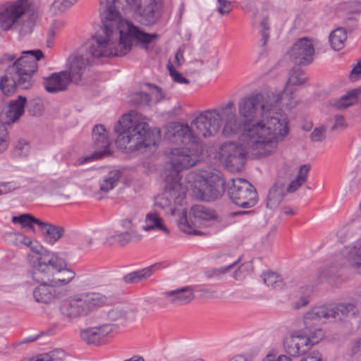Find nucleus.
I'll return each mask as SVG.
<instances>
[{
  "label": "nucleus",
  "mask_w": 361,
  "mask_h": 361,
  "mask_svg": "<svg viewBox=\"0 0 361 361\" xmlns=\"http://www.w3.org/2000/svg\"><path fill=\"white\" fill-rule=\"evenodd\" d=\"M237 106L245 123L243 137L247 139L248 152L255 157L271 154L288 133L286 121L279 118V100L251 93L240 98Z\"/></svg>",
  "instance_id": "1"
},
{
  "label": "nucleus",
  "mask_w": 361,
  "mask_h": 361,
  "mask_svg": "<svg viewBox=\"0 0 361 361\" xmlns=\"http://www.w3.org/2000/svg\"><path fill=\"white\" fill-rule=\"evenodd\" d=\"M103 26L101 32L89 38L80 49L92 61L109 56H121L128 54L135 44L147 49L156 40L157 34H148L133 23L119 21L111 8L100 11Z\"/></svg>",
  "instance_id": "2"
},
{
  "label": "nucleus",
  "mask_w": 361,
  "mask_h": 361,
  "mask_svg": "<svg viewBox=\"0 0 361 361\" xmlns=\"http://www.w3.org/2000/svg\"><path fill=\"white\" fill-rule=\"evenodd\" d=\"M22 53L25 55L18 59L8 53L0 58V65L5 67V74L0 78V90L6 96L14 94L17 86L27 90L33 85V75L38 70L37 61L44 57L40 49Z\"/></svg>",
  "instance_id": "3"
},
{
  "label": "nucleus",
  "mask_w": 361,
  "mask_h": 361,
  "mask_svg": "<svg viewBox=\"0 0 361 361\" xmlns=\"http://www.w3.org/2000/svg\"><path fill=\"white\" fill-rule=\"evenodd\" d=\"M116 144L126 152L155 145L158 136L151 130L145 117L135 111L123 115L114 127Z\"/></svg>",
  "instance_id": "4"
},
{
  "label": "nucleus",
  "mask_w": 361,
  "mask_h": 361,
  "mask_svg": "<svg viewBox=\"0 0 361 361\" xmlns=\"http://www.w3.org/2000/svg\"><path fill=\"white\" fill-rule=\"evenodd\" d=\"M185 182L190 188L192 195L197 200L211 201L224 193L225 181L219 171H190Z\"/></svg>",
  "instance_id": "5"
},
{
  "label": "nucleus",
  "mask_w": 361,
  "mask_h": 361,
  "mask_svg": "<svg viewBox=\"0 0 361 361\" xmlns=\"http://www.w3.org/2000/svg\"><path fill=\"white\" fill-rule=\"evenodd\" d=\"M106 296L99 292H80L75 293L60 305L61 314L72 320L86 317L105 304Z\"/></svg>",
  "instance_id": "6"
},
{
  "label": "nucleus",
  "mask_w": 361,
  "mask_h": 361,
  "mask_svg": "<svg viewBox=\"0 0 361 361\" xmlns=\"http://www.w3.org/2000/svg\"><path fill=\"white\" fill-rule=\"evenodd\" d=\"M357 312L356 307L352 303H340L334 307L325 306L315 307L304 315L307 326L318 325L326 321L345 322L350 317H354Z\"/></svg>",
  "instance_id": "7"
},
{
  "label": "nucleus",
  "mask_w": 361,
  "mask_h": 361,
  "mask_svg": "<svg viewBox=\"0 0 361 361\" xmlns=\"http://www.w3.org/2000/svg\"><path fill=\"white\" fill-rule=\"evenodd\" d=\"M218 108L201 112L189 125L195 137V145H202L201 139L212 137L219 131Z\"/></svg>",
  "instance_id": "8"
},
{
  "label": "nucleus",
  "mask_w": 361,
  "mask_h": 361,
  "mask_svg": "<svg viewBox=\"0 0 361 361\" xmlns=\"http://www.w3.org/2000/svg\"><path fill=\"white\" fill-rule=\"evenodd\" d=\"M189 219L190 221L186 212L183 211L178 222L180 229L188 234L202 235V232L197 227L201 225L207 226L211 221L216 220L217 216L214 210L197 204L191 207Z\"/></svg>",
  "instance_id": "9"
},
{
  "label": "nucleus",
  "mask_w": 361,
  "mask_h": 361,
  "mask_svg": "<svg viewBox=\"0 0 361 361\" xmlns=\"http://www.w3.org/2000/svg\"><path fill=\"white\" fill-rule=\"evenodd\" d=\"M30 0H13L0 5V29L8 31L32 11Z\"/></svg>",
  "instance_id": "10"
},
{
  "label": "nucleus",
  "mask_w": 361,
  "mask_h": 361,
  "mask_svg": "<svg viewBox=\"0 0 361 361\" xmlns=\"http://www.w3.org/2000/svg\"><path fill=\"white\" fill-rule=\"evenodd\" d=\"M219 129L222 127V135L227 137L243 133L245 123L236 114V108L233 101H229L218 107Z\"/></svg>",
  "instance_id": "11"
},
{
  "label": "nucleus",
  "mask_w": 361,
  "mask_h": 361,
  "mask_svg": "<svg viewBox=\"0 0 361 361\" xmlns=\"http://www.w3.org/2000/svg\"><path fill=\"white\" fill-rule=\"evenodd\" d=\"M202 153V145H188L181 148H173L167 153L171 167L177 171L187 169L196 164Z\"/></svg>",
  "instance_id": "12"
},
{
  "label": "nucleus",
  "mask_w": 361,
  "mask_h": 361,
  "mask_svg": "<svg viewBox=\"0 0 361 361\" xmlns=\"http://www.w3.org/2000/svg\"><path fill=\"white\" fill-rule=\"evenodd\" d=\"M246 142V148L233 142H226L221 145L219 148V157L224 161L225 166L231 172L240 171L245 164L246 154L253 156L248 152L247 139L244 137ZM254 158H255L254 157Z\"/></svg>",
  "instance_id": "13"
},
{
  "label": "nucleus",
  "mask_w": 361,
  "mask_h": 361,
  "mask_svg": "<svg viewBox=\"0 0 361 361\" xmlns=\"http://www.w3.org/2000/svg\"><path fill=\"white\" fill-rule=\"evenodd\" d=\"M231 182L228 195L235 205L250 208L257 203V191L250 183L243 178H233Z\"/></svg>",
  "instance_id": "14"
},
{
  "label": "nucleus",
  "mask_w": 361,
  "mask_h": 361,
  "mask_svg": "<svg viewBox=\"0 0 361 361\" xmlns=\"http://www.w3.org/2000/svg\"><path fill=\"white\" fill-rule=\"evenodd\" d=\"M59 257L44 253L32 261L30 277L34 283H51Z\"/></svg>",
  "instance_id": "15"
},
{
  "label": "nucleus",
  "mask_w": 361,
  "mask_h": 361,
  "mask_svg": "<svg viewBox=\"0 0 361 361\" xmlns=\"http://www.w3.org/2000/svg\"><path fill=\"white\" fill-rule=\"evenodd\" d=\"M293 176L292 171L281 172L276 182L269 191L267 207L270 209H276L284 200L286 196L293 192Z\"/></svg>",
  "instance_id": "16"
},
{
  "label": "nucleus",
  "mask_w": 361,
  "mask_h": 361,
  "mask_svg": "<svg viewBox=\"0 0 361 361\" xmlns=\"http://www.w3.org/2000/svg\"><path fill=\"white\" fill-rule=\"evenodd\" d=\"M133 227L134 224L132 220L124 219L105 231V234L110 235L106 238L105 241L110 242L111 240H115L121 245H125L131 240L142 239V235L137 233Z\"/></svg>",
  "instance_id": "17"
},
{
  "label": "nucleus",
  "mask_w": 361,
  "mask_h": 361,
  "mask_svg": "<svg viewBox=\"0 0 361 361\" xmlns=\"http://www.w3.org/2000/svg\"><path fill=\"white\" fill-rule=\"evenodd\" d=\"M164 137L169 142L185 146L195 145V137L188 123L171 122L164 127Z\"/></svg>",
  "instance_id": "18"
},
{
  "label": "nucleus",
  "mask_w": 361,
  "mask_h": 361,
  "mask_svg": "<svg viewBox=\"0 0 361 361\" xmlns=\"http://www.w3.org/2000/svg\"><path fill=\"white\" fill-rule=\"evenodd\" d=\"M92 60L80 48L68 58V74L73 82H80L85 78Z\"/></svg>",
  "instance_id": "19"
},
{
  "label": "nucleus",
  "mask_w": 361,
  "mask_h": 361,
  "mask_svg": "<svg viewBox=\"0 0 361 361\" xmlns=\"http://www.w3.org/2000/svg\"><path fill=\"white\" fill-rule=\"evenodd\" d=\"M305 320V319L303 318ZM306 331L303 334H298L295 335V356H300L307 351H309L311 347L317 343L322 338L323 333L322 329L317 328L312 330L314 326L317 325H312L311 326H307Z\"/></svg>",
  "instance_id": "20"
},
{
  "label": "nucleus",
  "mask_w": 361,
  "mask_h": 361,
  "mask_svg": "<svg viewBox=\"0 0 361 361\" xmlns=\"http://www.w3.org/2000/svg\"><path fill=\"white\" fill-rule=\"evenodd\" d=\"M92 137L94 140V152L92 156L83 158L80 163L92 159H99L111 154L109 149L110 142L106 134V129L103 125H97L92 129Z\"/></svg>",
  "instance_id": "21"
},
{
  "label": "nucleus",
  "mask_w": 361,
  "mask_h": 361,
  "mask_svg": "<svg viewBox=\"0 0 361 361\" xmlns=\"http://www.w3.org/2000/svg\"><path fill=\"white\" fill-rule=\"evenodd\" d=\"M37 283L38 286L34 288L32 295L34 300L37 303L50 304L65 295L66 293L63 288L51 283Z\"/></svg>",
  "instance_id": "22"
},
{
  "label": "nucleus",
  "mask_w": 361,
  "mask_h": 361,
  "mask_svg": "<svg viewBox=\"0 0 361 361\" xmlns=\"http://www.w3.org/2000/svg\"><path fill=\"white\" fill-rule=\"evenodd\" d=\"M314 47L311 39L300 38L295 42V66H305L313 62Z\"/></svg>",
  "instance_id": "23"
},
{
  "label": "nucleus",
  "mask_w": 361,
  "mask_h": 361,
  "mask_svg": "<svg viewBox=\"0 0 361 361\" xmlns=\"http://www.w3.org/2000/svg\"><path fill=\"white\" fill-rule=\"evenodd\" d=\"M26 102V98L23 96H19L17 99L11 101L1 112L0 121L6 125L17 121L25 111Z\"/></svg>",
  "instance_id": "24"
},
{
  "label": "nucleus",
  "mask_w": 361,
  "mask_h": 361,
  "mask_svg": "<svg viewBox=\"0 0 361 361\" xmlns=\"http://www.w3.org/2000/svg\"><path fill=\"white\" fill-rule=\"evenodd\" d=\"M73 80L68 71H63L51 74L44 80V87L49 93H56L67 90L68 86Z\"/></svg>",
  "instance_id": "25"
},
{
  "label": "nucleus",
  "mask_w": 361,
  "mask_h": 361,
  "mask_svg": "<svg viewBox=\"0 0 361 361\" xmlns=\"http://www.w3.org/2000/svg\"><path fill=\"white\" fill-rule=\"evenodd\" d=\"M166 181L167 185L165 192L170 194V197L173 200L175 205H178V207L182 206L185 201L186 190H190V188L185 181V185H183V183L181 181L178 174H176L170 178H168Z\"/></svg>",
  "instance_id": "26"
},
{
  "label": "nucleus",
  "mask_w": 361,
  "mask_h": 361,
  "mask_svg": "<svg viewBox=\"0 0 361 361\" xmlns=\"http://www.w3.org/2000/svg\"><path fill=\"white\" fill-rule=\"evenodd\" d=\"M161 6L160 0H142L135 12L142 18L146 25H154L161 16Z\"/></svg>",
  "instance_id": "27"
},
{
  "label": "nucleus",
  "mask_w": 361,
  "mask_h": 361,
  "mask_svg": "<svg viewBox=\"0 0 361 361\" xmlns=\"http://www.w3.org/2000/svg\"><path fill=\"white\" fill-rule=\"evenodd\" d=\"M142 4V0H113L112 4H107L102 11H109L110 8L116 13L117 18L119 21L126 22L131 23L126 19H123L118 10H121L125 14L130 13L131 12L136 11L138 6Z\"/></svg>",
  "instance_id": "28"
},
{
  "label": "nucleus",
  "mask_w": 361,
  "mask_h": 361,
  "mask_svg": "<svg viewBox=\"0 0 361 361\" xmlns=\"http://www.w3.org/2000/svg\"><path fill=\"white\" fill-rule=\"evenodd\" d=\"M75 276V273L71 269H68L65 261L59 257L51 283L62 288L63 286L69 284Z\"/></svg>",
  "instance_id": "29"
},
{
  "label": "nucleus",
  "mask_w": 361,
  "mask_h": 361,
  "mask_svg": "<svg viewBox=\"0 0 361 361\" xmlns=\"http://www.w3.org/2000/svg\"><path fill=\"white\" fill-rule=\"evenodd\" d=\"M112 331L110 325L104 324L99 326L87 328L81 331L82 339L88 344L97 345Z\"/></svg>",
  "instance_id": "30"
},
{
  "label": "nucleus",
  "mask_w": 361,
  "mask_h": 361,
  "mask_svg": "<svg viewBox=\"0 0 361 361\" xmlns=\"http://www.w3.org/2000/svg\"><path fill=\"white\" fill-rule=\"evenodd\" d=\"M164 298L171 304L176 305L190 302L195 298L194 290L190 286L177 288L164 293Z\"/></svg>",
  "instance_id": "31"
},
{
  "label": "nucleus",
  "mask_w": 361,
  "mask_h": 361,
  "mask_svg": "<svg viewBox=\"0 0 361 361\" xmlns=\"http://www.w3.org/2000/svg\"><path fill=\"white\" fill-rule=\"evenodd\" d=\"M142 230L146 232L159 230L163 232L164 236L170 234V231L165 226L163 219L156 212H149L145 215Z\"/></svg>",
  "instance_id": "32"
},
{
  "label": "nucleus",
  "mask_w": 361,
  "mask_h": 361,
  "mask_svg": "<svg viewBox=\"0 0 361 361\" xmlns=\"http://www.w3.org/2000/svg\"><path fill=\"white\" fill-rule=\"evenodd\" d=\"M121 173L118 170L109 171L99 183V190L97 194L99 198H102L103 195L107 194L117 185L121 179Z\"/></svg>",
  "instance_id": "33"
},
{
  "label": "nucleus",
  "mask_w": 361,
  "mask_h": 361,
  "mask_svg": "<svg viewBox=\"0 0 361 361\" xmlns=\"http://www.w3.org/2000/svg\"><path fill=\"white\" fill-rule=\"evenodd\" d=\"M361 99V87L353 90L338 99H334L331 104L335 109H345Z\"/></svg>",
  "instance_id": "34"
},
{
  "label": "nucleus",
  "mask_w": 361,
  "mask_h": 361,
  "mask_svg": "<svg viewBox=\"0 0 361 361\" xmlns=\"http://www.w3.org/2000/svg\"><path fill=\"white\" fill-rule=\"evenodd\" d=\"M154 205L164 210L166 214L175 216L178 211V206L175 205L173 200L165 190L154 199Z\"/></svg>",
  "instance_id": "35"
},
{
  "label": "nucleus",
  "mask_w": 361,
  "mask_h": 361,
  "mask_svg": "<svg viewBox=\"0 0 361 361\" xmlns=\"http://www.w3.org/2000/svg\"><path fill=\"white\" fill-rule=\"evenodd\" d=\"M37 226L44 235L54 242L60 239L64 233L63 228L51 225L41 220L37 222Z\"/></svg>",
  "instance_id": "36"
},
{
  "label": "nucleus",
  "mask_w": 361,
  "mask_h": 361,
  "mask_svg": "<svg viewBox=\"0 0 361 361\" xmlns=\"http://www.w3.org/2000/svg\"><path fill=\"white\" fill-rule=\"evenodd\" d=\"M348 262L349 265L361 275V239L348 252Z\"/></svg>",
  "instance_id": "37"
},
{
  "label": "nucleus",
  "mask_w": 361,
  "mask_h": 361,
  "mask_svg": "<svg viewBox=\"0 0 361 361\" xmlns=\"http://www.w3.org/2000/svg\"><path fill=\"white\" fill-rule=\"evenodd\" d=\"M347 39V32L343 27H338L333 30L329 37V43L331 48L334 50H341Z\"/></svg>",
  "instance_id": "38"
},
{
  "label": "nucleus",
  "mask_w": 361,
  "mask_h": 361,
  "mask_svg": "<svg viewBox=\"0 0 361 361\" xmlns=\"http://www.w3.org/2000/svg\"><path fill=\"white\" fill-rule=\"evenodd\" d=\"M310 169V164H302L298 167L295 176V192L306 183Z\"/></svg>",
  "instance_id": "39"
},
{
  "label": "nucleus",
  "mask_w": 361,
  "mask_h": 361,
  "mask_svg": "<svg viewBox=\"0 0 361 361\" xmlns=\"http://www.w3.org/2000/svg\"><path fill=\"white\" fill-rule=\"evenodd\" d=\"M152 275V271L149 268H145L141 270L129 273L124 276V281L128 283H136L147 279Z\"/></svg>",
  "instance_id": "40"
},
{
  "label": "nucleus",
  "mask_w": 361,
  "mask_h": 361,
  "mask_svg": "<svg viewBox=\"0 0 361 361\" xmlns=\"http://www.w3.org/2000/svg\"><path fill=\"white\" fill-rule=\"evenodd\" d=\"M35 25V19L34 16H28L27 15L22 19L18 25L14 26L19 33L22 35H25L31 33L33 31Z\"/></svg>",
  "instance_id": "41"
},
{
  "label": "nucleus",
  "mask_w": 361,
  "mask_h": 361,
  "mask_svg": "<svg viewBox=\"0 0 361 361\" xmlns=\"http://www.w3.org/2000/svg\"><path fill=\"white\" fill-rule=\"evenodd\" d=\"M262 279L264 284L273 288H281L283 286V279L276 273L265 272L262 274Z\"/></svg>",
  "instance_id": "42"
},
{
  "label": "nucleus",
  "mask_w": 361,
  "mask_h": 361,
  "mask_svg": "<svg viewBox=\"0 0 361 361\" xmlns=\"http://www.w3.org/2000/svg\"><path fill=\"white\" fill-rule=\"evenodd\" d=\"M79 0H53L49 6L50 11L54 14L61 13L73 6Z\"/></svg>",
  "instance_id": "43"
},
{
  "label": "nucleus",
  "mask_w": 361,
  "mask_h": 361,
  "mask_svg": "<svg viewBox=\"0 0 361 361\" xmlns=\"http://www.w3.org/2000/svg\"><path fill=\"white\" fill-rule=\"evenodd\" d=\"M311 292L309 286L302 287L298 290L296 297L298 300L295 302V309H300L309 304Z\"/></svg>",
  "instance_id": "44"
},
{
  "label": "nucleus",
  "mask_w": 361,
  "mask_h": 361,
  "mask_svg": "<svg viewBox=\"0 0 361 361\" xmlns=\"http://www.w3.org/2000/svg\"><path fill=\"white\" fill-rule=\"evenodd\" d=\"M40 219L34 217L28 214H23L18 216H13L12 222L15 224H19L23 228L32 227V224L37 225V222H39Z\"/></svg>",
  "instance_id": "45"
},
{
  "label": "nucleus",
  "mask_w": 361,
  "mask_h": 361,
  "mask_svg": "<svg viewBox=\"0 0 361 361\" xmlns=\"http://www.w3.org/2000/svg\"><path fill=\"white\" fill-rule=\"evenodd\" d=\"M151 98L143 92L133 93L130 95V102L134 105L145 106L150 104Z\"/></svg>",
  "instance_id": "46"
},
{
  "label": "nucleus",
  "mask_w": 361,
  "mask_h": 361,
  "mask_svg": "<svg viewBox=\"0 0 361 361\" xmlns=\"http://www.w3.org/2000/svg\"><path fill=\"white\" fill-rule=\"evenodd\" d=\"M327 127L322 125L314 128L310 135V139L313 142H322L325 140L326 137Z\"/></svg>",
  "instance_id": "47"
},
{
  "label": "nucleus",
  "mask_w": 361,
  "mask_h": 361,
  "mask_svg": "<svg viewBox=\"0 0 361 361\" xmlns=\"http://www.w3.org/2000/svg\"><path fill=\"white\" fill-rule=\"evenodd\" d=\"M127 312L122 307H117L110 310L107 312V318L111 322H116L125 319Z\"/></svg>",
  "instance_id": "48"
},
{
  "label": "nucleus",
  "mask_w": 361,
  "mask_h": 361,
  "mask_svg": "<svg viewBox=\"0 0 361 361\" xmlns=\"http://www.w3.org/2000/svg\"><path fill=\"white\" fill-rule=\"evenodd\" d=\"M5 125L0 121V152L6 151L10 142L8 133Z\"/></svg>",
  "instance_id": "49"
},
{
  "label": "nucleus",
  "mask_w": 361,
  "mask_h": 361,
  "mask_svg": "<svg viewBox=\"0 0 361 361\" xmlns=\"http://www.w3.org/2000/svg\"><path fill=\"white\" fill-rule=\"evenodd\" d=\"M167 68L171 77L172 78L173 80L175 82L185 85L189 84V80L186 78H185L180 73L174 70L171 64L169 63L167 65Z\"/></svg>",
  "instance_id": "50"
},
{
  "label": "nucleus",
  "mask_w": 361,
  "mask_h": 361,
  "mask_svg": "<svg viewBox=\"0 0 361 361\" xmlns=\"http://www.w3.org/2000/svg\"><path fill=\"white\" fill-rule=\"evenodd\" d=\"M19 185L15 180L0 182V196L15 191Z\"/></svg>",
  "instance_id": "51"
},
{
  "label": "nucleus",
  "mask_w": 361,
  "mask_h": 361,
  "mask_svg": "<svg viewBox=\"0 0 361 361\" xmlns=\"http://www.w3.org/2000/svg\"><path fill=\"white\" fill-rule=\"evenodd\" d=\"M30 149L29 143L24 140H19L15 145L14 152L19 156H25Z\"/></svg>",
  "instance_id": "52"
},
{
  "label": "nucleus",
  "mask_w": 361,
  "mask_h": 361,
  "mask_svg": "<svg viewBox=\"0 0 361 361\" xmlns=\"http://www.w3.org/2000/svg\"><path fill=\"white\" fill-rule=\"evenodd\" d=\"M28 111L32 116H39L42 112V104L38 99H33L30 102Z\"/></svg>",
  "instance_id": "53"
},
{
  "label": "nucleus",
  "mask_w": 361,
  "mask_h": 361,
  "mask_svg": "<svg viewBox=\"0 0 361 361\" xmlns=\"http://www.w3.org/2000/svg\"><path fill=\"white\" fill-rule=\"evenodd\" d=\"M338 267V265H335L333 267H331L328 264L322 266L318 270L319 277H321V278L329 277L335 272V269Z\"/></svg>",
  "instance_id": "54"
},
{
  "label": "nucleus",
  "mask_w": 361,
  "mask_h": 361,
  "mask_svg": "<svg viewBox=\"0 0 361 361\" xmlns=\"http://www.w3.org/2000/svg\"><path fill=\"white\" fill-rule=\"evenodd\" d=\"M283 349L287 355H292L293 350V334L290 333L284 338Z\"/></svg>",
  "instance_id": "55"
},
{
  "label": "nucleus",
  "mask_w": 361,
  "mask_h": 361,
  "mask_svg": "<svg viewBox=\"0 0 361 361\" xmlns=\"http://www.w3.org/2000/svg\"><path fill=\"white\" fill-rule=\"evenodd\" d=\"M262 361H293V355L283 354L276 357L273 354H267Z\"/></svg>",
  "instance_id": "56"
},
{
  "label": "nucleus",
  "mask_w": 361,
  "mask_h": 361,
  "mask_svg": "<svg viewBox=\"0 0 361 361\" xmlns=\"http://www.w3.org/2000/svg\"><path fill=\"white\" fill-rule=\"evenodd\" d=\"M219 7L217 11L221 15L228 14L231 11V2L227 0H218Z\"/></svg>",
  "instance_id": "57"
},
{
  "label": "nucleus",
  "mask_w": 361,
  "mask_h": 361,
  "mask_svg": "<svg viewBox=\"0 0 361 361\" xmlns=\"http://www.w3.org/2000/svg\"><path fill=\"white\" fill-rule=\"evenodd\" d=\"M307 82V77L304 72L299 69H295V86H302Z\"/></svg>",
  "instance_id": "58"
},
{
  "label": "nucleus",
  "mask_w": 361,
  "mask_h": 361,
  "mask_svg": "<svg viewBox=\"0 0 361 361\" xmlns=\"http://www.w3.org/2000/svg\"><path fill=\"white\" fill-rule=\"evenodd\" d=\"M346 126L343 116L342 115L337 114L335 116V123L331 128V130H336L338 128H345Z\"/></svg>",
  "instance_id": "59"
},
{
  "label": "nucleus",
  "mask_w": 361,
  "mask_h": 361,
  "mask_svg": "<svg viewBox=\"0 0 361 361\" xmlns=\"http://www.w3.org/2000/svg\"><path fill=\"white\" fill-rule=\"evenodd\" d=\"M300 361H323L322 355L318 351H313L308 356L303 357Z\"/></svg>",
  "instance_id": "60"
},
{
  "label": "nucleus",
  "mask_w": 361,
  "mask_h": 361,
  "mask_svg": "<svg viewBox=\"0 0 361 361\" xmlns=\"http://www.w3.org/2000/svg\"><path fill=\"white\" fill-rule=\"evenodd\" d=\"M31 250L36 254L35 257H33V259L35 258H37L38 256H40L41 255L44 253H51L50 252H48L47 250H45L42 246L39 245H37L35 243L33 245V243L31 245V247H29Z\"/></svg>",
  "instance_id": "61"
},
{
  "label": "nucleus",
  "mask_w": 361,
  "mask_h": 361,
  "mask_svg": "<svg viewBox=\"0 0 361 361\" xmlns=\"http://www.w3.org/2000/svg\"><path fill=\"white\" fill-rule=\"evenodd\" d=\"M361 74V59L354 65L353 69L350 73V78L351 80H356L357 76Z\"/></svg>",
  "instance_id": "62"
},
{
  "label": "nucleus",
  "mask_w": 361,
  "mask_h": 361,
  "mask_svg": "<svg viewBox=\"0 0 361 361\" xmlns=\"http://www.w3.org/2000/svg\"><path fill=\"white\" fill-rule=\"evenodd\" d=\"M7 236H8L10 242L13 245H14L16 246L20 245L21 238H20V236H22V234H20L19 233H8L7 234Z\"/></svg>",
  "instance_id": "63"
},
{
  "label": "nucleus",
  "mask_w": 361,
  "mask_h": 361,
  "mask_svg": "<svg viewBox=\"0 0 361 361\" xmlns=\"http://www.w3.org/2000/svg\"><path fill=\"white\" fill-rule=\"evenodd\" d=\"M152 94L156 100L159 102L164 99V94L161 89L157 86H153Z\"/></svg>",
  "instance_id": "64"
}]
</instances>
